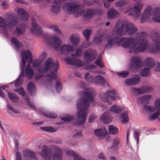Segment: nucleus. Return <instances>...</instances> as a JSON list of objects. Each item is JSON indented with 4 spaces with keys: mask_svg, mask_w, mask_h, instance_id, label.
I'll return each mask as SVG.
<instances>
[{
    "mask_svg": "<svg viewBox=\"0 0 160 160\" xmlns=\"http://www.w3.org/2000/svg\"><path fill=\"white\" fill-rule=\"evenodd\" d=\"M140 81V77L137 76L134 78H128L124 81L125 83L127 85H136Z\"/></svg>",
    "mask_w": 160,
    "mask_h": 160,
    "instance_id": "5701e85b",
    "label": "nucleus"
},
{
    "mask_svg": "<svg viewBox=\"0 0 160 160\" xmlns=\"http://www.w3.org/2000/svg\"><path fill=\"white\" fill-rule=\"evenodd\" d=\"M152 7L150 6L147 7L142 13L140 18V22L143 23L146 21H149L151 15Z\"/></svg>",
    "mask_w": 160,
    "mask_h": 160,
    "instance_id": "2eb2a0df",
    "label": "nucleus"
},
{
    "mask_svg": "<svg viewBox=\"0 0 160 160\" xmlns=\"http://www.w3.org/2000/svg\"><path fill=\"white\" fill-rule=\"evenodd\" d=\"M94 83L96 84H100L102 86H108V84L104 78L102 76L100 75H97L95 76Z\"/></svg>",
    "mask_w": 160,
    "mask_h": 160,
    "instance_id": "cd10ccee",
    "label": "nucleus"
},
{
    "mask_svg": "<svg viewBox=\"0 0 160 160\" xmlns=\"http://www.w3.org/2000/svg\"><path fill=\"white\" fill-rule=\"evenodd\" d=\"M18 14L21 20L23 21H27L29 18L28 13L22 8H18L17 10Z\"/></svg>",
    "mask_w": 160,
    "mask_h": 160,
    "instance_id": "393cba45",
    "label": "nucleus"
},
{
    "mask_svg": "<svg viewBox=\"0 0 160 160\" xmlns=\"http://www.w3.org/2000/svg\"><path fill=\"white\" fill-rule=\"evenodd\" d=\"M144 63L145 66L148 67V68L151 69L153 66L154 62L152 58H148L145 60Z\"/></svg>",
    "mask_w": 160,
    "mask_h": 160,
    "instance_id": "c9c22d12",
    "label": "nucleus"
},
{
    "mask_svg": "<svg viewBox=\"0 0 160 160\" xmlns=\"http://www.w3.org/2000/svg\"><path fill=\"white\" fill-rule=\"evenodd\" d=\"M112 117L109 111L104 112L100 117V119L104 123H110L112 120Z\"/></svg>",
    "mask_w": 160,
    "mask_h": 160,
    "instance_id": "b1692460",
    "label": "nucleus"
},
{
    "mask_svg": "<svg viewBox=\"0 0 160 160\" xmlns=\"http://www.w3.org/2000/svg\"><path fill=\"white\" fill-rule=\"evenodd\" d=\"M47 57V55L46 53L45 52H42L40 54L38 59L42 62L45 60Z\"/></svg>",
    "mask_w": 160,
    "mask_h": 160,
    "instance_id": "5fc2aeb1",
    "label": "nucleus"
},
{
    "mask_svg": "<svg viewBox=\"0 0 160 160\" xmlns=\"http://www.w3.org/2000/svg\"><path fill=\"white\" fill-rule=\"evenodd\" d=\"M94 133L95 135L98 137H102L105 136L108 133V132L105 128L98 129L95 130Z\"/></svg>",
    "mask_w": 160,
    "mask_h": 160,
    "instance_id": "473e14b6",
    "label": "nucleus"
},
{
    "mask_svg": "<svg viewBox=\"0 0 160 160\" xmlns=\"http://www.w3.org/2000/svg\"><path fill=\"white\" fill-rule=\"evenodd\" d=\"M83 52V50L81 48H78L76 49L74 54L72 53L71 55L72 57L75 56L80 58L82 56Z\"/></svg>",
    "mask_w": 160,
    "mask_h": 160,
    "instance_id": "a18cd8bd",
    "label": "nucleus"
},
{
    "mask_svg": "<svg viewBox=\"0 0 160 160\" xmlns=\"http://www.w3.org/2000/svg\"><path fill=\"white\" fill-rule=\"evenodd\" d=\"M151 95H143L139 98L138 100L142 104H148L152 98Z\"/></svg>",
    "mask_w": 160,
    "mask_h": 160,
    "instance_id": "f704fd0d",
    "label": "nucleus"
},
{
    "mask_svg": "<svg viewBox=\"0 0 160 160\" xmlns=\"http://www.w3.org/2000/svg\"><path fill=\"white\" fill-rule=\"evenodd\" d=\"M144 4L142 2H136L133 7L128 8L124 12L128 13L129 15H134L137 18H138L141 14V11L142 8Z\"/></svg>",
    "mask_w": 160,
    "mask_h": 160,
    "instance_id": "9d476101",
    "label": "nucleus"
},
{
    "mask_svg": "<svg viewBox=\"0 0 160 160\" xmlns=\"http://www.w3.org/2000/svg\"><path fill=\"white\" fill-rule=\"evenodd\" d=\"M142 64V59L139 57L135 56L131 58L130 62L128 66L129 69H135L140 68Z\"/></svg>",
    "mask_w": 160,
    "mask_h": 160,
    "instance_id": "f8f14e48",
    "label": "nucleus"
},
{
    "mask_svg": "<svg viewBox=\"0 0 160 160\" xmlns=\"http://www.w3.org/2000/svg\"><path fill=\"white\" fill-rule=\"evenodd\" d=\"M83 5L77 2H73L64 3L62 6V8L69 13L77 17L83 13L85 11L82 8Z\"/></svg>",
    "mask_w": 160,
    "mask_h": 160,
    "instance_id": "6e6552de",
    "label": "nucleus"
},
{
    "mask_svg": "<svg viewBox=\"0 0 160 160\" xmlns=\"http://www.w3.org/2000/svg\"><path fill=\"white\" fill-rule=\"evenodd\" d=\"M156 108L155 107L152 106L145 105L144 106V110L147 112L150 113L154 112L156 110Z\"/></svg>",
    "mask_w": 160,
    "mask_h": 160,
    "instance_id": "49530a36",
    "label": "nucleus"
},
{
    "mask_svg": "<svg viewBox=\"0 0 160 160\" xmlns=\"http://www.w3.org/2000/svg\"><path fill=\"white\" fill-rule=\"evenodd\" d=\"M103 12V10L102 9H99L96 10L92 9H88L87 10L83 17L84 18H90L96 13L100 15Z\"/></svg>",
    "mask_w": 160,
    "mask_h": 160,
    "instance_id": "4be33fe9",
    "label": "nucleus"
},
{
    "mask_svg": "<svg viewBox=\"0 0 160 160\" xmlns=\"http://www.w3.org/2000/svg\"><path fill=\"white\" fill-rule=\"evenodd\" d=\"M73 136L74 138H79L82 137V134L81 132H78L75 133L73 135Z\"/></svg>",
    "mask_w": 160,
    "mask_h": 160,
    "instance_id": "338daca9",
    "label": "nucleus"
},
{
    "mask_svg": "<svg viewBox=\"0 0 160 160\" xmlns=\"http://www.w3.org/2000/svg\"><path fill=\"white\" fill-rule=\"evenodd\" d=\"M128 2V0H118L115 2V6L117 7H121L127 4Z\"/></svg>",
    "mask_w": 160,
    "mask_h": 160,
    "instance_id": "58836bf2",
    "label": "nucleus"
},
{
    "mask_svg": "<svg viewBox=\"0 0 160 160\" xmlns=\"http://www.w3.org/2000/svg\"><path fill=\"white\" fill-rule=\"evenodd\" d=\"M8 97L13 102H17L19 100V98L17 96L12 92H8Z\"/></svg>",
    "mask_w": 160,
    "mask_h": 160,
    "instance_id": "3c124183",
    "label": "nucleus"
},
{
    "mask_svg": "<svg viewBox=\"0 0 160 160\" xmlns=\"http://www.w3.org/2000/svg\"><path fill=\"white\" fill-rule=\"evenodd\" d=\"M39 110L40 112L46 117L50 118H57L56 114L54 113L45 111L41 109Z\"/></svg>",
    "mask_w": 160,
    "mask_h": 160,
    "instance_id": "e433bc0d",
    "label": "nucleus"
},
{
    "mask_svg": "<svg viewBox=\"0 0 160 160\" xmlns=\"http://www.w3.org/2000/svg\"><path fill=\"white\" fill-rule=\"evenodd\" d=\"M84 78L89 82L94 83L95 77H93L92 75H90L89 73H87L85 74Z\"/></svg>",
    "mask_w": 160,
    "mask_h": 160,
    "instance_id": "37998d69",
    "label": "nucleus"
},
{
    "mask_svg": "<svg viewBox=\"0 0 160 160\" xmlns=\"http://www.w3.org/2000/svg\"><path fill=\"white\" fill-rule=\"evenodd\" d=\"M14 91L15 92H18L19 95L23 97L24 100H26L27 104L28 107L34 110L36 109L34 104L29 101L28 96L26 94L22 88L14 89Z\"/></svg>",
    "mask_w": 160,
    "mask_h": 160,
    "instance_id": "ddd939ff",
    "label": "nucleus"
},
{
    "mask_svg": "<svg viewBox=\"0 0 160 160\" xmlns=\"http://www.w3.org/2000/svg\"><path fill=\"white\" fill-rule=\"evenodd\" d=\"M23 160H38L35 152L31 150L26 149L23 150L22 153Z\"/></svg>",
    "mask_w": 160,
    "mask_h": 160,
    "instance_id": "f3484780",
    "label": "nucleus"
},
{
    "mask_svg": "<svg viewBox=\"0 0 160 160\" xmlns=\"http://www.w3.org/2000/svg\"><path fill=\"white\" fill-rule=\"evenodd\" d=\"M140 133V131L139 130H135L134 133V138L137 140V143H138L139 141V136Z\"/></svg>",
    "mask_w": 160,
    "mask_h": 160,
    "instance_id": "e2e57ef3",
    "label": "nucleus"
},
{
    "mask_svg": "<svg viewBox=\"0 0 160 160\" xmlns=\"http://www.w3.org/2000/svg\"><path fill=\"white\" fill-rule=\"evenodd\" d=\"M120 142V139L118 138H114L113 140L112 147L109 148L108 151L110 152H113L115 150L116 147L118 145Z\"/></svg>",
    "mask_w": 160,
    "mask_h": 160,
    "instance_id": "72a5a7b5",
    "label": "nucleus"
},
{
    "mask_svg": "<svg viewBox=\"0 0 160 160\" xmlns=\"http://www.w3.org/2000/svg\"><path fill=\"white\" fill-rule=\"evenodd\" d=\"M16 18L10 17L4 18L0 17V30L6 37L9 36V33L12 31L13 27L18 25V22Z\"/></svg>",
    "mask_w": 160,
    "mask_h": 160,
    "instance_id": "0eeeda50",
    "label": "nucleus"
},
{
    "mask_svg": "<svg viewBox=\"0 0 160 160\" xmlns=\"http://www.w3.org/2000/svg\"><path fill=\"white\" fill-rule=\"evenodd\" d=\"M65 152L68 155L73 157L74 160H87L82 157L78 153L73 151L67 150H66Z\"/></svg>",
    "mask_w": 160,
    "mask_h": 160,
    "instance_id": "a878e982",
    "label": "nucleus"
},
{
    "mask_svg": "<svg viewBox=\"0 0 160 160\" xmlns=\"http://www.w3.org/2000/svg\"><path fill=\"white\" fill-rule=\"evenodd\" d=\"M98 158L99 159L105 160L106 159V158L103 152L100 153L98 155Z\"/></svg>",
    "mask_w": 160,
    "mask_h": 160,
    "instance_id": "0e129e2a",
    "label": "nucleus"
},
{
    "mask_svg": "<svg viewBox=\"0 0 160 160\" xmlns=\"http://www.w3.org/2000/svg\"><path fill=\"white\" fill-rule=\"evenodd\" d=\"M118 36L117 35L122 36L126 34L124 23H122L120 21H118L115 26L114 31L111 33H110L108 36V40L111 38L112 34Z\"/></svg>",
    "mask_w": 160,
    "mask_h": 160,
    "instance_id": "9b49d317",
    "label": "nucleus"
},
{
    "mask_svg": "<svg viewBox=\"0 0 160 160\" xmlns=\"http://www.w3.org/2000/svg\"><path fill=\"white\" fill-rule=\"evenodd\" d=\"M129 72L128 71H123L120 72L118 73L117 75L121 77L124 78L127 77L129 74Z\"/></svg>",
    "mask_w": 160,
    "mask_h": 160,
    "instance_id": "6e6d98bb",
    "label": "nucleus"
},
{
    "mask_svg": "<svg viewBox=\"0 0 160 160\" xmlns=\"http://www.w3.org/2000/svg\"><path fill=\"white\" fill-rule=\"evenodd\" d=\"M96 117L94 114H92L90 116L88 122L89 123H91L96 118Z\"/></svg>",
    "mask_w": 160,
    "mask_h": 160,
    "instance_id": "69168bd1",
    "label": "nucleus"
},
{
    "mask_svg": "<svg viewBox=\"0 0 160 160\" xmlns=\"http://www.w3.org/2000/svg\"><path fill=\"white\" fill-rule=\"evenodd\" d=\"M95 63L100 68H102L104 66L102 62L101 58L100 57V56H99L98 58L96 60L95 62Z\"/></svg>",
    "mask_w": 160,
    "mask_h": 160,
    "instance_id": "13d9d810",
    "label": "nucleus"
},
{
    "mask_svg": "<svg viewBox=\"0 0 160 160\" xmlns=\"http://www.w3.org/2000/svg\"><path fill=\"white\" fill-rule=\"evenodd\" d=\"M78 94L82 96L83 98H80L77 102V112L76 115L78 119L75 123L77 125L81 126L85 123L88 113L87 109L90 104L92 103V105L95 104L93 97L96 93L93 88H91L88 91H81Z\"/></svg>",
    "mask_w": 160,
    "mask_h": 160,
    "instance_id": "7ed1b4c3",
    "label": "nucleus"
},
{
    "mask_svg": "<svg viewBox=\"0 0 160 160\" xmlns=\"http://www.w3.org/2000/svg\"><path fill=\"white\" fill-rule=\"evenodd\" d=\"M132 92L134 93L142 94L151 92L153 89L152 88L150 87L143 86L139 88H132Z\"/></svg>",
    "mask_w": 160,
    "mask_h": 160,
    "instance_id": "dca6fc26",
    "label": "nucleus"
},
{
    "mask_svg": "<svg viewBox=\"0 0 160 160\" xmlns=\"http://www.w3.org/2000/svg\"><path fill=\"white\" fill-rule=\"evenodd\" d=\"M11 41V43L14 45L16 49L20 47L21 44L16 38L14 37L12 38Z\"/></svg>",
    "mask_w": 160,
    "mask_h": 160,
    "instance_id": "c03bdc74",
    "label": "nucleus"
},
{
    "mask_svg": "<svg viewBox=\"0 0 160 160\" xmlns=\"http://www.w3.org/2000/svg\"><path fill=\"white\" fill-rule=\"evenodd\" d=\"M31 32L33 34L40 36L42 34V30L41 27L37 24L34 21L32 20Z\"/></svg>",
    "mask_w": 160,
    "mask_h": 160,
    "instance_id": "aec40b11",
    "label": "nucleus"
},
{
    "mask_svg": "<svg viewBox=\"0 0 160 160\" xmlns=\"http://www.w3.org/2000/svg\"><path fill=\"white\" fill-rule=\"evenodd\" d=\"M69 40L72 45L76 46L80 42V38L78 34H73L70 36Z\"/></svg>",
    "mask_w": 160,
    "mask_h": 160,
    "instance_id": "c85d7f7f",
    "label": "nucleus"
},
{
    "mask_svg": "<svg viewBox=\"0 0 160 160\" xmlns=\"http://www.w3.org/2000/svg\"><path fill=\"white\" fill-rule=\"evenodd\" d=\"M54 152L51 154V150L48 147L43 146L42 149L39 154L44 160H62V152L58 147L55 146L53 148Z\"/></svg>",
    "mask_w": 160,
    "mask_h": 160,
    "instance_id": "423d86ee",
    "label": "nucleus"
},
{
    "mask_svg": "<svg viewBox=\"0 0 160 160\" xmlns=\"http://www.w3.org/2000/svg\"><path fill=\"white\" fill-rule=\"evenodd\" d=\"M98 97L102 101L107 102L110 105L112 103L110 100V98L113 101L120 99L119 95L114 89L108 90L104 92L101 93Z\"/></svg>",
    "mask_w": 160,
    "mask_h": 160,
    "instance_id": "1a4fd4ad",
    "label": "nucleus"
},
{
    "mask_svg": "<svg viewBox=\"0 0 160 160\" xmlns=\"http://www.w3.org/2000/svg\"><path fill=\"white\" fill-rule=\"evenodd\" d=\"M67 63L73 65L78 67H82L84 65V63L78 58H72L69 57L65 59Z\"/></svg>",
    "mask_w": 160,
    "mask_h": 160,
    "instance_id": "412c9836",
    "label": "nucleus"
},
{
    "mask_svg": "<svg viewBox=\"0 0 160 160\" xmlns=\"http://www.w3.org/2000/svg\"><path fill=\"white\" fill-rule=\"evenodd\" d=\"M91 31L90 30L86 29L83 32V35L86 40H89Z\"/></svg>",
    "mask_w": 160,
    "mask_h": 160,
    "instance_id": "864d4df0",
    "label": "nucleus"
},
{
    "mask_svg": "<svg viewBox=\"0 0 160 160\" xmlns=\"http://www.w3.org/2000/svg\"><path fill=\"white\" fill-rule=\"evenodd\" d=\"M124 24L126 34L128 33L129 35H135L138 33V29L133 23L127 22Z\"/></svg>",
    "mask_w": 160,
    "mask_h": 160,
    "instance_id": "4468645a",
    "label": "nucleus"
},
{
    "mask_svg": "<svg viewBox=\"0 0 160 160\" xmlns=\"http://www.w3.org/2000/svg\"><path fill=\"white\" fill-rule=\"evenodd\" d=\"M21 54L22 59L19 66L21 72L18 78L14 83L16 87L21 86L22 83L23 78L25 76L24 73L26 75L29 79L32 78L33 76L34 72L31 67L30 63L32 64V66L36 70V72L35 75L38 72V69L40 68H42V67L40 65L41 62L38 59H34L32 61V56L29 50H22L21 52Z\"/></svg>",
    "mask_w": 160,
    "mask_h": 160,
    "instance_id": "f03ea898",
    "label": "nucleus"
},
{
    "mask_svg": "<svg viewBox=\"0 0 160 160\" xmlns=\"http://www.w3.org/2000/svg\"><path fill=\"white\" fill-rule=\"evenodd\" d=\"M91 45V44L88 40H86V41L83 42L81 47L83 48H86L89 47Z\"/></svg>",
    "mask_w": 160,
    "mask_h": 160,
    "instance_id": "052dcab7",
    "label": "nucleus"
},
{
    "mask_svg": "<svg viewBox=\"0 0 160 160\" xmlns=\"http://www.w3.org/2000/svg\"><path fill=\"white\" fill-rule=\"evenodd\" d=\"M16 160H22L20 152H16Z\"/></svg>",
    "mask_w": 160,
    "mask_h": 160,
    "instance_id": "774afa93",
    "label": "nucleus"
},
{
    "mask_svg": "<svg viewBox=\"0 0 160 160\" xmlns=\"http://www.w3.org/2000/svg\"><path fill=\"white\" fill-rule=\"evenodd\" d=\"M103 35L101 34L96 36L93 38V41L94 43L97 44H100L102 41Z\"/></svg>",
    "mask_w": 160,
    "mask_h": 160,
    "instance_id": "a19ab883",
    "label": "nucleus"
},
{
    "mask_svg": "<svg viewBox=\"0 0 160 160\" xmlns=\"http://www.w3.org/2000/svg\"><path fill=\"white\" fill-rule=\"evenodd\" d=\"M59 67L58 61L54 60L52 58H49L45 62L42 68L38 69V72L35 75V79L38 81L48 71H51L50 73L47 74L46 82H51L52 80L57 78V71Z\"/></svg>",
    "mask_w": 160,
    "mask_h": 160,
    "instance_id": "39448f33",
    "label": "nucleus"
},
{
    "mask_svg": "<svg viewBox=\"0 0 160 160\" xmlns=\"http://www.w3.org/2000/svg\"><path fill=\"white\" fill-rule=\"evenodd\" d=\"M96 55V52L95 51L89 49L85 52L83 57L86 60L90 61L95 59Z\"/></svg>",
    "mask_w": 160,
    "mask_h": 160,
    "instance_id": "6ab92c4d",
    "label": "nucleus"
},
{
    "mask_svg": "<svg viewBox=\"0 0 160 160\" xmlns=\"http://www.w3.org/2000/svg\"><path fill=\"white\" fill-rule=\"evenodd\" d=\"M40 128L43 131L50 132H55L56 129L52 127H41Z\"/></svg>",
    "mask_w": 160,
    "mask_h": 160,
    "instance_id": "09e8293b",
    "label": "nucleus"
},
{
    "mask_svg": "<svg viewBox=\"0 0 160 160\" xmlns=\"http://www.w3.org/2000/svg\"><path fill=\"white\" fill-rule=\"evenodd\" d=\"M56 89L57 92H59L61 90L62 87L61 84L60 82H57L56 85Z\"/></svg>",
    "mask_w": 160,
    "mask_h": 160,
    "instance_id": "680f3d73",
    "label": "nucleus"
},
{
    "mask_svg": "<svg viewBox=\"0 0 160 160\" xmlns=\"http://www.w3.org/2000/svg\"><path fill=\"white\" fill-rule=\"evenodd\" d=\"M119 14V12L113 8H110L108 11V18L112 19L116 18Z\"/></svg>",
    "mask_w": 160,
    "mask_h": 160,
    "instance_id": "7c9ffc66",
    "label": "nucleus"
},
{
    "mask_svg": "<svg viewBox=\"0 0 160 160\" xmlns=\"http://www.w3.org/2000/svg\"><path fill=\"white\" fill-rule=\"evenodd\" d=\"M154 106L158 111L160 110V99H156L154 103Z\"/></svg>",
    "mask_w": 160,
    "mask_h": 160,
    "instance_id": "bf43d9fd",
    "label": "nucleus"
},
{
    "mask_svg": "<svg viewBox=\"0 0 160 160\" xmlns=\"http://www.w3.org/2000/svg\"><path fill=\"white\" fill-rule=\"evenodd\" d=\"M74 119L73 116L70 115H68L65 117L61 118L62 121L65 122H68L72 121Z\"/></svg>",
    "mask_w": 160,
    "mask_h": 160,
    "instance_id": "603ef678",
    "label": "nucleus"
},
{
    "mask_svg": "<svg viewBox=\"0 0 160 160\" xmlns=\"http://www.w3.org/2000/svg\"><path fill=\"white\" fill-rule=\"evenodd\" d=\"M120 118L122 120V122L123 123H127L128 121V113L127 111H125L121 115Z\"/></svg>",
    "mask_w": 160,
    "mask_h": 160,
    "instance_id": "79ce46f5",
    "label": "nucleus"
},
{
    "mask_svg": "<svg viewBox=\"0 0 160 160\" xmlns=\"http://www.w3.org/2000/svg\"><path fill=\"white\" fill-rule=\"evenodd\" d=\"M108 129L109 133L111 134H116L118 132V129L112 125H110Z\"/></svg>",
    "mask_w": 160,
    "mask_h": 160,
    "instance_id": "ea45409f",
    "label": "nucleus"
},
{
    "mask_svg": "<svg viewBox=\"0 0 160 160\" xmlns=\"http://www.w3.org/2000/svg\"><path fill=\"white\" fill-rule=\"evenodd\" d=\"M7 107L8 110H11L13 113H19V111L17 109L12 107L9 103L7 102Z\"/></svg>",
    "mask_w": 160,
    "mask_h": 160,
    "instance_id": "4d7b16f0",
    "label": "nucleus"
},
{
    "mask_svg": "<svg viewBox=\"0 0 160 160\" xmlns=\"http://www.w3.org/2000/svg\"><path fill=\"white\" fill-rule=\"evenodd\" d=\"M124 107L122 106L114 104L110 108V111L115 113H118L121 112L124 109Z\"/></svg>",
    "mask_w": 160,
    "mask_h": 160,
    "instance_id": "c756f323",
    "label": "nucleus"
},
{
    "mask_svg": "<svg viewBox=\"0 0 160 160\" xmlns=\"http://www.w3.org/2000/svg\"><path fill=\"white\" fill-rule=\"evenodd\" d=\"M152 19L154 21L160 23V8H156L153 10L152 14Z\"/></svg>",
    "mask_w": 160,
    "mask_h": 160,
    "instance_id": "bb28decb",
    "label": "nucleus"
},
{
    "mask_svg": "<svg viewBox=\"0 0 160 160\" xmlns=\"http://www.w3.org/2000/svg\"><path fill=\"white\" fill-rule=\"evenodd\" d=\"M160 114V111L158 110L153 113L152 114L148 117L149 120H153L157 119Z\"/></svg>",
    "mask_w": 160,
    "mask_h": 160,
    "instance_id": "de8ad7c7",
    "label": "nucleus"
},
{
    "mask_svg": "<svg viewBox=\"0 0 160 160\" xmlns=\"http://www.w3.org/2000/svg\"><path fill=\"white\" fill-rule=\"evenodd\" d=\"M65 1V0H54L51 6V11L55 14L58 13L60 10L62 4Z\"/></svg>",
    "mask_w": 160,
    "mask_h": 160,
    "instance_id": "a211bd4d",
    "label": "nucleus"
},
{
    "mask_svg": "<svg viewBox=\"0 0 160 160\" xmlns=\"http://www.w3.org/2000/svg\"><path fill=\"white\" fill-rule=\"evenodd\" d=\"M152 42H150L147 34L144 32L137 33L134 37H120L112 34L107 41L105 48L109 49L116 44L124 48H129V52L136 54L147 51L152 54L160 51V38L157 33L153 34L151 37Z\"/></svg>",
    "mask_w": 160,
    "mask_h": 160,
    "instance_id": "f257e3e1",
    "label": "nucleus"
},
{
    "mask_svg": "<svg viewBox=\"0 0 160 160\" xmlns=\"http://www.w3.org/2000/svg\"><path fill=\"white\" fill-rule=\"evenodd\" d=\"M150 69L148 68H145L141 71L140 72V74L143 77L148 76L149 75Z\"/></svg>",
    "mask_w": 160,
    "mask_h": 160,
    "instance_id": "8fccbe9b",
    "label": "nucleus"
},
{
    "mask_svg": "<svg viewBox=\"0 0 160 160\" xmlns=\"http://www.w3.org/2000/svg\"><path fill=\"white\" fill-rule=\"evenodd\" d=\"M26 27V25L24 24L19 25L18 26H17L16 30H13V33L14 34L15 33L16 31L18 35L23 34L25 32V29Z\"/></svg>",
    "mask_w": 160,
    "mask_h": 160,
    "instance_id": "2f4dec72",
    "label": "nucleus"
},
{
    "mask_svg": "<svg viewBox=\"0 0 160 160\" xmlns=\"http://www.w3.org/2000/svg\"><path fill=\"white\" fill-rule=\"evenodd\" d=\"M48 28L54 32L56 35H54L52 37L47 36L45 38V42L47 45L52 46L55 50H59L61 54H66L74 51V48L71 45L65 44L60 47L62 41L58 36H61L62 33L58 26L52 25Z\"/></svg>",
    "mask_w": 160,
    "mask_h": 160,
    "instance_id": "20e7f679",
    "label": "nucleus"
},
{
    "mask_svg": "<svg viewBox=\"0 0 160 160\" xmlns=\"http://www.w3.org/2000/svg\"><path fill=\"white\" fill-rule=\"evenodd\" d=\"M28 89L29 94L32 95L36 91V87L34 84L32 82H30L28 86Z\"/></svg>",
    "mask_w": 160,
    "mask_h": 160,
    "instance_id": "4c0bfd02",
    "label": "nucleus"
}]
</instances>
